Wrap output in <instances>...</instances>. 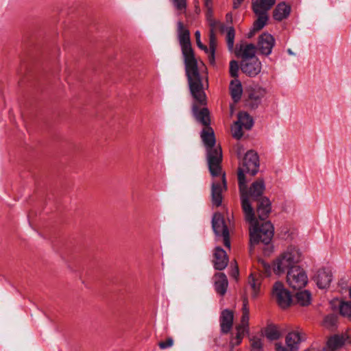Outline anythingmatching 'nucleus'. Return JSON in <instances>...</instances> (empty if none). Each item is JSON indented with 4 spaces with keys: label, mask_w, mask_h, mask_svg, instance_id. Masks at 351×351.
I'll list each match as a JSON object with an SVG mask.
<instances>
[{
    "label": "nucleus",
    "mask_w": 351,
    "mask_h": 351,
    "mask_svg": "<svg viewBox=\"0 0 351 351\" xmlns=\"http://www.w3.org/2000/svg\"><path fill=\"white\" fill-rule=\"evenodd\" d=\"M171 1L178 14H186L187 8L186 0H171Z\"/></svg>",
    "instance_id": "33"
},
{
    "label": "nucleus",
    "mask_w": 351,
    "mask_h": 351,
    "mask_svg": "<svg viewBox=\"0 0 351 351\" xmlns=\"http://www.w3.org/2000/svg\"><path fill=\"white\" fill-rule=\"evenodd\" d=\"M295 298L298 303L301 306H307L310 304L311 301V294L306 290L298 292Z\"/></svg>",
    "instance_id": "30"
},
{
    "label": "nucleus",
    "mask_w": 351,
    "mask_h": 351,
    "mask_svg": "<svg viewBox=\"0 0 351 351\" xmlns=\"http://www.w3.org/2000/svg\"><path fill=\"white\" fill-rule=\"evenodd\" d=\"M213 0H204V5H209L210 3H212Z\"/></svg>",
    "instance_id": "50"
},
{
    "label": "nucleus",
    "mask_w": 351,
    "mask_h": 351,
    "mask_svg": "<svg viewBox=\"0 0 351 351\" xmlns=\"http://www.w3.org/2000/svg\"><path fill=\"white\" fill-rule=\"evenodd\" d=\"M225 30L227 31L226 34V42L228 48L230 51L233 50L234 43V36H235V31L232 27H226Z\"/></svg>",
    "instance_id": "32"
},
{
    "label": "nucleus",
    "mask_w": 351,
    "mask_h": 351,
    "mask_svg": "<svg viewBox=\"0 0 351 351\" xmlns=\"http://www.w3.org/2000/svg\"><path fill=\"white\" fill-rule=\"evenodd\" d=\"M233 313L228 309L223 310L220 316V326L221 332L228 333L233 324Z\"/></svg>",
    "instance_id": "21"
},
{
    "label": "nucleus",
    "mask_w": 351,
    "mask_h": 351,
    "mask_svg": "<svg viewBox=\"0 0 351 351\" xmlns=\"http://www.w3.org/2000/svg\"><path fill=\"white\" fill-rule=\"evenodd\" d=\"M263 276L259 273H252L248 278V285L252 289V295L253 298H256L261 289L262 283Z\"/></svg>",
    "instance_id": "22"
},
{
    "label": "nucleus",
    "mask_w": 351,
    "mask_h": 351,
    "mask_svg": "<svg viewBox=\"0 0 351 351\" xmlns=\"http://www.w3.org/2000/svg\"><path fill=\"white\" fill-rule=\"evenodd\" d=\"M261 264L262 267V269H261V272H263L265 276H269L271 274L270 265L263 261H262Z\"/></svg>",
    "instance_id": "45"
},
{
    "label": "nucleus",
    "mask_w": 351,
    "mask_h": 351,
    "mask_svg": "<svg viewBox=\"0 0 351 351\" xmlns=\"http://www.w3.org/2000/svg\"><path fill=\"white\" fill-rule=\"evenodd\" d=\"M276 3V0H254L252 9L256 15H268L267 12Z\"/></svg>",
    "instance_id": "19"
},
{
    "label": "nucleus",
    "mask_w": 351,
    "mask_h": 351,
    "mask_svg": "<svg viewBox=\"0 0 351 351\" xmlns=\"http://www.w3.org/2000/svg\"><path fill=\"white\" fill-rule=\"evenodd\" d=\"M229 259L225 250L220 247H217L214 252V267L217 270L224 269L228 263Z\"/></svg>",
    "instance_id": "18"
},
{
    "label": "nucleus",
    "mask_w": 351,
    "mask_h": 351,
    "mask_svg": "<svg viewBox=\"0 0 351 351\" xmlns=\"http://www.w3.org/2000/svg\"><path fill=\"white\" fill-rule=\"evenodd\" d=\"M267 93L266 90L259 86L250 87L249 89L247 104L252 108H256L261 103Z\"/></svg>",
    "instance_id": "14"
},
{
    "label": "nucleus",
    "mask_w": 351,
    "mask_h": 351,
    "mask_svg": "<svg viewBox=\"0 0 351 351\" xmlns=\"http://www.w3.org/2000/svg\"><path fill=\"white\" fill-rule=\"evenodd\" d=\"M202 142L207 152V161L211 176H226L221 167L222 152L219 145H216V140L213 130L205 126L200 134Z\"/></svg>",
    "instance_id": "3"
},
{
    "label": "nucleus",
    "mask_w": 351,
    "mask_h": 351,
    "mask_svg": "<svg viewBox=\"0 0 351 351\" xmlns=\"http://www.w3.org/2000/svg\"><path fill=\"white\" fill-rule=\"evenodd\" d=\"M230 91L232 99L235 102L239 101L242 95L243 88L241 83L238 79H234L231 81L230 84Z\"/></svg>",
    "instance_id": "25"
},
{
    "label": "nucleus",
    "mask_w": 351,
    "mask_h": 351,
    "mask_svg": "<svg viewBox=\"0 0 351 351\" xmlns=\"http://www.w3.org/2000/svg\"><path fill=\"white\" fill-rule=\"evenodd\" d=\"M239 64L236 60H232L230 62V74L232 77L237 79L238 77Z\"/></svg>",
    "instance_id": "39"
},
{
    "label": "nucleus",
    "mask_w": 351,
    "mask_h": 351,
    "mask_svg": "<svg viewBox=\"0 0 351 351\" xmlns=\"http://www.w3.org/2000/svg\"><path fill=\"white\" fill-rule=\"evenodd\" d=\"M339 311L343 316H351V302H342L339 306Z\"/></svg>",
    "instance_id": "37"
},
{
    "label": "nucleus",
    "mask_w": 351,
    "mask_h": 351,
    "mask_svg": "<svg viewBox=\"0 0 351 351\" xmlns=\"http://www.w3.org/2000/svg\"><path fill=\"white\" fill-rule=\"evenodd\" d=\"M272 296L278 304L282 308L288 307L291 304L292 298L291 293L280 282L278 281L274 285Z\"/></svg>",
    "instance_id": "10"
},
{
    "label": "nucleus",
    "mask_w": 351,
    "mask_h": 351,
    "mask_svg": "<svg viewBox=\"0 0 351 351\" xmlns=\"http://www.w3.org/2000/svg\"><path fill=\"white\" fill-rule=\"evenodd\" d=\"M221 181H213L211 188L212 203L214 206L219 207L221 205L223 196L222 193L227 189L226 177H221Z\"/></svg>",
    "instance_id": "11"
},
{
    "label": "nucleus",
    "mask_w": 351,
    "mask_h": 351,
    "mask_svg": "<svg viewBox=\"0 0 351 351\" xmlns=\"http://www.w3.org/2000/svg\"><path fill=\"white\" fill-rule=\"evenodd\" d=\"M173 345V339L172 337H168L164 341H160L158 346L161 350H165L171 348Z\"/></svg>",
    "instance_id": "43"
},
{
    "label": "nucleus",
    "mask_w": 351,
    "mask_h": 351,
    "mask_svg": "<svg viewBox=\"0 0 351 351\" xmlns=\"http://www.w3.org/2000/svg\"><path fill=\"white\" fill-rule=\"evenodd\" d=\"M343 344L344 339L343 337L335 335L328 340L326 346L323 348V351H334L341 348Z\"/></svg>",
    "instance_id": "26"
},
{
    "label": "nucleus",
    "mask_w": 351,
    "mask_h": 351,
    "mask_svg": "<svg viewBox=\"0 0 351 351\" xmlns=\"http://www.w3.org/2000/svg\"><path fill=\"white\" fill-rule=\"evenodd\" d=\"M246 328H243V326H238L237 327V334L235 337L236 341L234 343L236 345H239L241 343Z\"/></svg>",
    "instance_id": "41"
},
{
    "label": "nucleus",
    "mask_w": 351,
    "mask_h": 351,
    "mask_svg": "<svg viewBox=\"0 0 351 351\" xmlns=\"http://www.w3.org/2000/svg\"><path fill=\"white\" fill-rule=\"evenodd\" d=\"M287 52L289 55H291V56L295 55V53L291 51V49H288Z\"/></svg>",
    "instance_id": "51"
},
{
    "label": "nucleus",
    "mask_w": 351,
    "mask_h": 351,
    "mask_svg": "<svg viewBox=\"0 0 351 351\" xmlns=\"http://www.w3.org/2000/svg\"><path fill=\"white\" fill-rule=\"evenodd\" d=\"M239 188L241 195V201L243 197H246L247 202L250 204L249 199L257 201L262 197L263 192L265 190V184L263 180L259 179L254 182L250 187L247 188V177H238Z\"/></svg>",
    "instance_id": "6"
},
{
    "label": "nucleus",
    "mask_w": 351,
    "mask_h": 351,
    "mask_svg": "<svg viewBox=\"0 0 351 351\" xmlns=\"http://www.w3.org/2000/svg\"><path fill=\"white\" fill-rule=\"evenodd\" d=\"M243 126L237 121L231 128L232 136L237 139H240L243 136Z\"/></svg>",
    "instance_id": "38"
},
{
    "label": "nucleus",
    "mask_w": 351,
    "mask_h": 351,
    "mask_svg": "<svg viewBox=\"0 0 351 351\" xmlns=\"http://www.w3.org/2000/svg\"><path fill=\"white\" fill-rule=\"evenodd\" d=\"M265 336L269 340H276L280 337V332L276 326H268L265 330Z\"/></svg>",
    "instance_id": "31"
},
{
    "label": "nucleus",
    "mask_w": 351,
    "mask_h": 351,
    "mask_svg": "<svg viewBox=\"0 0 351 351\" xmlns=\"http://www.w3.org/2000/svg\"><path fill=\"white\" fill-rule=\"evenodd\" d=\"M237 121L246 130H250L254 125L253 119L245 112L238 114Z\"/></svg>",
    "instance_id": "28"
},
{
    "label": "nucleus",
    "mask_w": 351,
    "mask_h": 351,
    "mask_svg": "<svg viewBox=\"0 0 351 351\" xmlns=\"http://www.w3.org/2000/svg\"><path fill=\"white\" fill-rule=\"evenodd\" d=\"M241 71L250 77L257 75L261 71V63L258 58L244 60L241 63Z\"/></svg>",
    "instance_id": "15"
},
{
    "label": "nucleus",
    "mask_w": 351,
    "mask_h": 351,
    "mask_svg": "<svg viewBox=\"0 0 351 351\" xmlns=\"http://www.w3.org/2000/svg\"><path fill=\"white\" fill-rule=\"evenodd\" d=\"M305 339L306 335L302 330L291 331L287 335L285 343L289 351H297Z\"/></svg>",
    "instance_id": "13"
},
{
    "label": "nucleus",
    "mask_w": 351,
    "mask_h": 351,
    "mask_svg": "<svg viewBox=\"0 0 351 351\" xmlns=\"http://www.w3.org/2000/svg\"><path fill=\"white\" fill-rule=\"evenodd\" d=\"M195 40H196V43H197V47L204 50L206 53H208V47L203 45L202 43L201 42V39H200V37H201V34H200V32L199 31H196L195 33Z\"/></svg>",
    "instance_id": "42"
},
{
    "label": "nucleus",
    "mask_w": 351,
    "mask_h": 351,
    "mask_svg": "<svg viewBox=\"0 0 351 351\" xmlns=\"http://www.w3.org/2000/svg\"><path fill=\"white\" fill-rule=\"evenodd\" d=\"M212 226L216 236L222 237L223 244L230 248L229 230L225 223L224 219L220 213H215L213 217Z\"/></svg>",
    "instance_id": "8"
},
{
    "label": "nucleus",
    "mask_w": 351,
    "mask_h": 351,
    "mask_svg": "<svg viewBox=\"0 0 351 351\" xmlns=\"http://www.w3.org/2000/svg\"><path fill=\"white\" fill-rule=\"evenodd\" d=\"M276 40L272 35L268 33H263L259 36L257 43V49L264 56H269L272 52Z\"/></svg>",
    "instance_id": "12"
},
{
    "label": "nucleus",
    "mask_w": 351,
    "mask_h": 351,
    "mask_svg": "<svg viewBox=\"0 0 351 351\" xmlns=\"http://www.w3.org/2000/svg\"><path fill=\"white\" fill-rule=\"evenodd\" d=\"M247 305H248V300L246 298H245L243 301L241 321V324L239 325V326H243V328H245L246 329L248 326L249 317H250V310H249V308L247 307Z\"/></svg>",
    "instance_id": "29"
},
{
    "label": "nucleus",
    "mask_w": 351,
    "mask_h": 351,
    "mask_svg": "<svg viewBox=\"0 0 351 351\" xmlns=\"http://www.w3.org/2000/svg\"><path fill=\"white\" fill-rule=\"evenodd\" d=\"M259 168V158L257 153L253 150L247 152L242 163L238 169L237 176H255Z\"/></svg>",
    "instance_id": "7"
},
{
    "label": "nucleus",
    "mask_w": 351,
    "mask_h": 351,
    "mask_svg": "<svg viewBox=\"0 0 351 351\" xmlns=\"http://www.w3.org/2000/svg\"><path fill=\"white\" fill-rule=\"evenodd\" d=\"M258 30H255L254 27H252V29L247 33V38H250L253 37L256 32Z\"/></svg>",
    "instance_id": "49"
},
{
    "label": "nucleus",
    "mask_w": 351,
    "mask_h": 351,
    "mask_svg": "<svg viewBox=\"0 0 351 351\" xmlns=\"http://www.w3.org/2000/svg\"><path fill=\"white\" fill-rule=\"evenodd\" d=\"M276 351H289V348L286 346H282L280 343H276Z\"/></svg>",
    "instance_id": "47"
},
{
    "label": "nucleus",
    "mask_w": 351,
    "mask_h": 351,
    "mask_svg": "<svg viewBox=\"0 0 351 351\" xmlns=\"http://www.w3.org/2000/svg\"><path fill=\"white\" fill-rule=\"evenodd\" d=\"M324 325L326 327H333L337 323V316L332 314L325 317L324 320Z\"/></svg>",
    "instance_id": "40"
},
{
    "label": "nucleus",
    "mask_w": 351,
    "mask_h": 351,
    "mask_svg": "<svg viewBox=\"0 0 351 351\" xmlns=\"http://www.w3.org/2000/svg\"><path fill=\"white\" fill-rule=\"evenodd\" d=\"M202 84V91L204 94V97L202 101L197 97H195L192 92L190 90L191 94L195 100L192 106V112L197 122L204 126H207L210 125V119L209 110L207 108L205 107L207 102L204 89L208 88V81L206 73H205V77H203Z\"/></svg>",
    "instance_id": "5"
},
{
    "label": "nucleus",
    "mask_w": 351,
    "mask_h": 351,
    "mask_svg": "<svg viewBox=\"0 0 351 351\" xmlns=\"http://www.w3.org/2000/svg\"><path fill=\"white\" fill-rule=\"evenodd\" d=\"M291 12V7L285 2L278 3L273 12V17L278 21L287 19Z\"/></svg>",
    "instance_id": "23"
},
{
    "label": "nucleus",
    "mask_w": 351,
    "mask_h": 351,
    "mask_svg": "<svg viewBox=\"0 0 351 351\" xmlns=\"http://www.w3.org/2000/svg\"><path fill=\"white\" fill-rule=\"evenodd\" d=\"M208 23L210 26V32H213V33H215V31L218 29L221 32H223L225 31L226 26L219 21L215 20V19L208 21Z\"/></svg>",
    "instance_id": "36"
},
{
    "label": "nucleus",
    "mask_w": 351,
    "mask_h": 351,
    "mask_svg": "<svg viewBox=\"0 0 351 351\" xmlns=\"http://www.w3.org/2000/svg\"><path fill=\"white\" fill-rule=\"evenodd\" d=\"M314 279L319 289L327 288L332 279V272L329 269H320L317 271Z\"/></svg>",
    "instance_id": "17"
},
{
    "label": "nucleus",
    "mask_w": 351,
    "mask_h": 351,
    "mask_svg": "<svg viewBox=\"0 0 351 351\" xmlns=\"http://www.w3.org/2000/svg\"><path fill=\"white\" fill-rule=\"evenodd\" d=\"M229 16L231 17V15H230V14H227V16Z\"/></svg>",
    "instance_id": "52"
},
{
    "label": "nucleus",
    "mask_w": 351,
    "mask_h": 351,
    "mask_svg": "<svg viewBox=\"0 0 351 351\" xmlns=\"http://www.w3.org/2000/svg\"><path fill=\"white\" fill-rule=\"evenodd\" d=\"M239 268H238L237 265H236L235 267L232 269V271L230 272V276L237 280L239 276Z\"/></svg>",
    "instance_id": "46"
},
{
    "label": "nucleus",
    "mask_w": 351,
    "mask_h": 351,
    "mask_svg": "<svg viewBox=\"0 0 351 351\" xmlns=\"http://www.w3.org/2000/svg\"><path fill=\"white\" fill-rule=\"evenodd\" d=\"M251 351H264L262 339L258 337L250 339Z\"/></svg>",
    "instance_id": "34"
},
{
    "label": "nucleus",
    "mask_w": 351,
    "mask_h": 351,
    "mask_svg": "<svg viewBox=\"0 0 351 351\" xmlns=\"http://www.w3.org/2000/svg\"><path fill=\"white\" fill-rule=\"evenodd\" d=\"M287 281L293 289H300L306 285L308 278L303 269L300 267L287 271Z\"/></svg>",
    "instance_id": "9"
},
{
    "label": "nucleus",
    "mask_w": 351,
    "mask_h": 351,
    "mask_svg": "<svg viewBox=\"0 0 351 351\" xmlns=\"http://www.w3.org/2000/svg\"><path fill=\"white\" fill-rule=\"evenodd\" d=\"M256 49L254 44L241 45L239 49L237 48L236 55L241 58L242 60L256 58L255 57Z\"/></svg>",
    "instance_id": "20"
},
{
    "label": "nucleus",
    "mask_w": 351,
    "mask_h": 351,
    "mask_svg": "<svg viewBox=\"0 0 351 351\" xmlns=\"http://www.w3.org/2000/svg\"><path fill=\"white\" fill-rule=\"evenodd\" d=\"M244 0H233V8L237 9Z\"/></svg>",
    "instance_id": "48"
},
{
    "label": "nucleus",
    "mask_w": 351,
    "mask_h": 351,
    "mask_svg": "<svg viewBox=\"0 0 351 351\" xmlns=\"http://www.w3.org/2000/svg\"><path fill=\"white\" fill-rule=\"evenodd\" d=\"M178 40L184 58L186 75L187 77L189 89L195 97L203 100L204 94L202 91V80L205 77L206 69L204 64L200 62L199 64L195 57L191 47L190 32L182 21L177 23Z\"/></svg>",
    "instance_id": "1"
},
{
    "label": "nucleus",
    "mask_w": 351,
    "mask_h": 351,
    "mask_svg": "<svg viewBox=\"0 0 351 351\" xmlns=\"http://www.w3.org/2000/svg\"><path fill=\"white\" fill-rule=\"evenodd\" d=\"M206 8V20L207 21H209L210 20H213V2L210 3L209 5H204Z\"/></svg>",
    "instance_id": "44"
},
{
    "label": "nucleus",
    "mask_w": 351,
    "mask_h": 351,
    "mask_svg": "<svg viewBox=\"0 0 351 351\" xmlns=\"http://www.w3.org/2000/svg\"><path fill=\"white\" fill-rule=\"evenodd\" d=\"M215 291L220 295H224L228 285L226 276L223 273H218L215 274Z\"/></svg>",
    "instance_id": "24"
},
{
    "label": "nucleus",
    "mask_w": 351,
    "mask_h": 351,
    "mask_svg": "<svg viewBox=\"0 0 351 351\" xmlns=\"http://www.w3.org/2000/svg\"><path fill=\"white\" fill-rule=\"evenodd\" d=\"M257 19L254 21L253 27L255 30H261L266 25L268 15H256Z\"/></svg>",
    "instance_id": "35"
},
{
    "label": "nucleus",
    "mask_w": 351,
    "mask_h": 351,
    "mask_svg": "<svg viewBox=\"0 0 351 351\" xmlns=\"http://www.w3.org/2000/svg\"><path fill=\"white\" fill-rule=\"evenodd\" d=\"M271 210V202L267 197L257 200L256 214L259 221H265Z\"/></svg>",
    "instance_id": "16"
},
{
    "label": "nucleus",
    "mask_w": 351,
    "mask_h": 351,
    "mask_svg": "<svg viewBox=\"0 0 351 351\" xmlns=\"http://www.w3.org/2000/svg\"><path fill=\"white\" fill-rule=\"evenodd\" d=\"M217 47V38L215 36V33L210 32L209 33V48L208 53H206L208 56V60L211 64H215V49Z\"/></svg>",
    "instance_id": "27"
},
{
    "label": "nucleus",
    "mask_w": 351,
    "mask_h": 351,
    "mask_svg": "<svg viewBox=\"0 0 351 351\" xmlns=\"http://www.w3.org/2000/svg\"><path fill=\"white\" fill-rule=\"evenodd\" d=\"M242 209L245 219L250 223V241L254 245L263 243H270L274 234V228L269 221H259L255 217L254 210L246 197L242 198Z\"/></svg>",
    "instance_id": "2"
},
{
    "label": "nucleus",
    "mask_w": 351,
    "mask_h": 351,
    "mask_svg": "<svg viewBox=\"0 0 351 351\" xmlns=\"http://www.w3.org/2000/svg\"><path fill=\"white\" fill-rule=\"evenodd\" d=\"M300 261V252L295 247H289L276 260L274 271L280 274L295 267Z\"/></svg>",
    "instance_id": "4"
}]
</instances>
